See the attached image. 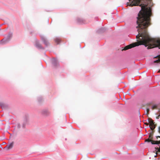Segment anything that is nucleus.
Instances as JSON below:
<instances>
[{"label":"nucleus","instance_id":"nucleus-22","mask_svg":"<svg viewBox=\"0 0 160 160\" xmlns=\"http://www.w3.org/2000/svg\"><path fill=\"white\" fill-rule=\"evenodd\" d=\"M158 72L159 73L160 72V70H159Z\"/></svg>","mask_w":160,"mask_h":160},{"label":"nucleus","instance_id":"nucleus-19","mask_svg":"<svg viewBox=\"0 0 160 160\" xmlns=\"http://www.w3.org/2000/svg\"><path fill=\"white\" fill-rule=\"evenodd\" d=\"M144 124L147 125H148L149 124V123L147 122L145 123Z\"/></svg>","mask_w":160,"mask_h":160},{"label":"nucleus","instance_id":"nucleus-12","mask_svg":"<svg viewBox=\"0 0 160 160\" xmlns=\"http://www.w3.org/2000/svg\"><path fill=\"white\" fill-rule=\"evenodd\" d=\"M160 62V58L158 59V60H156L154 62L155 63H159Z\"/></svg>","mask_w":160,"mask_h":160},{"label":"nucleus","instance_id":"nucleus-2","mask_svg":"<svg viewBox=\"0 0 160 160\" xmlns=\"http://www.w3.org/2000/svg\"><path fill=\"white\" fill-rule=\"evenodd\" d=\"M153 131H151L149 133L148 138L146 139L145 141L147 142H151V143L152 144H155V142L156 141H153L152 140V139H153Z\"/></svg>","mask_w":160,"mask_h":160},{"label":"nucleus","instance_id":"nucleus-7","mask_svg":"<svg viewBox=\"0 0 160 160\" xmlns=\"http://www.w3.org/2000/svg\"><path fill=\"white\" fill-rule=\"evenodd\" d=\"M148 120L149 123H150V125L154 124V121L151 118H148Z\"/></svg>","mask_w":160,"mask_h":160},{"label":"nucleus","instance_id":"nucleus-14","mask_svg":"<svg viewBox=\"0 0 160 160\" xmlns=\"http://www.w3.org/2000/svg\"><path fill=\"white\" fill-rule=\"evenodd\" d=\"M155 143L156 144H160V140L159 141H156L155 142Z\"/></svg>","mask_w":160,"mask_h":160},{"label":"nucleus","instance_id":"nucleus-21","mask_svg":"<svg viewBox=\"0 0 160 160\" xmlns=\"http://www.w3.org/2000/svg\"><path fill=\"white\" fill-rule=\"evenodd\" d=\"M38 47H39V48H41V45H39L38 46Z\"/></svg>","mask_w":160,"mask_h":160},{"label":"nucleus","instance_id":"nucleus-17","mask_svg":"<svg viewBox=\"0 0 160 160\" xmlns=\"http://www.w3.org/2000/svg\"><path fill=\"white\" fill-rule=\"evenodd\" d=\"M160 116V115H159L156 118L157 119H159V118Z\"/></svg>","mask_w":160,"mask_h":160},{"label":"nucleus","instance_id":"nucleus-10","mask_svg":"<svg viewBox=\"0 0 160 160\" xmlns=\"http://www.w3.org/2000/svg\"><path fill=\"white\" fill-rule=\"evenodd\" d=\"M52 62L54 65H55V63H57V60L55 59H53L52 60Z\"/></svg>","mask_w":160,"mask_h":160},{"label":"nucleus","instance_id":"nucleus-16","mask_svg":"<svg viewBox=\"0 0 160 160\" xmlns=\"http://www.w3.org/2000/svg\"><path fill=\"white\" fill-rule=\"evenodd\" d=\"M158 151H157L156 152V155L154 156V157H157V156H158Z\"/></svg>","mask_w":160,"mask_h":160},{"label":"nucleus","instance_id":"nucleus-8","mask_svg":"<svg viewBox=\"0 0 160 160\" xmlns=\"http://www.w3.org/2000/svg\"><path fill=\"white\" fill-rule=\"evenodd\" d=\"M149 127L151 129L152 131L155 128L156 126L155 124H152L151 125H150V124H149Z\"/></svg>","mask_w":160,"mask_h":160},{"label":"nucleus","instance_id":"nucleus-20","mask_svg":"<svg viewBox=\"0 0 160 160\" xmlns=\"http://www.w3.org/2000/svg\"><path fill=\"white\" fill-rule=\"evenodd\" d=\"M157 57H158V56L156 57V58H157ZM158 58H160V56H158Z\"/></svg>","mask_w":160,"mask_h":160},{"label":"nucleus","instance_id":"nucleus-5","mask_svg":"<svg viewBox=\"0 0 160 160\" xmlns=\"http://www.w3.org/2000/svg\"><path fill=\"white\" fill-rule=\"evenodd\" d=\"M42 114L46 116H48L50 114V112L47 110H43L42 112Z\"/></svg>","mask_w":160,"mask_h":160},{"label":"nucleus","instance_id":"nucleus-11","mask_svg":"<svg viewBox=\"0 0 160 160\" xmlns=\"http://www.w3.org/2000/svg\"><path fill=\"white\" fill-rule=\"evenodd\" d=\"M157 106L156 105H154L152 107V110H154V109H156L157 108Z\"/></svg>","mask_w":160,"mask_h":160},{"label":"nucleus","instance_id":"nucleus-18","mask_svg":"<svg viewBox=\"0 0 160 160\" xmlns=\"http://www.w3.org/2000/svg\"><path fill=\"white\" fill-rule=\"evenodd\" d=\"M158 152H160V147L158 149Z\"/></svg>","mask_w":160,"mask_h":160},{"label":"nucleus","instance_id":"nucleus-15","mask_svg":"<svg viewBox=\"0 0 160 160\" xmlns=\"http://www.w3.org/2000/svg\"><path fill=\"white\" fill-rule=\"evenodd\" d=\"M149 111V108H147V114H148Z\"/></svg>","mask_w":160,"mask_h":160},{"label":"nucleus","instance_id":"nucleus-4","mask_svg":"<svg viewBox=\"0 0 160 160\" xmlns=\"http://www.w3.org/2000/svg\"><path fill=\"white\" fill-rule=\"evenodd\" d=\"M11 38V37L8 36L7 38H4L2 39L1 42V43L5 44Z\"/></svg>","mask_w":160,"mask_h":160},{"label":"nucleus","instance_id":"nucleus-13","mask_svg":"<svg viewBox=\"0 0 160 160\" xmlns=\"http://www.w3.org/2000/svg\"><path fill=\"white\" fill-rule=\"evenodd\" d=\"M158 132L160 133V127H159L158 128ZM160 138V136H158L157 137V138Z\"/></svg>","mask_w":160,"mask_h":160},{"label":"nucleus","instance_id":"nucleus-3","mask_svg":"<svg viewBox=\"0 0 160 160\" xmlns=\"http://www.w3.org/2000/svg\"><path fill=\"white\" fill-rule=\"evenodd\" d=\"M14 142H12L9 144L7 145L4 148V149L6 150H8L11 149L13 147Z\"/></svg>","mask_w":160,"mask_h":160},{"label":"nucleus","instance_id":"nucleus-1","mask_svg":"<svg viewBox=\"0 0 160 160\" xmlns=\"http://www.w3.org/2000/svg\"><path fill=\"white\" fill-rule=\"evenodd\" d=\"M141 9L137 17V24L138 28V34L136 36L137 38L139 41L125 47L122 51L126 50L135 47L143 45L147 47L148 49L154 47H158L160 48V40H156L152 38L147 32V28L150 25L151 10L150 7H141Z\"/></svg>","mask_w":160,"mask_h":160},{"label":"nucleus","instance_id":"nucleus-9","mask_svg":"<svg viewBox=\"0 0 160 160\" xmlns=\"http://www.w3.org/2000/svg\"><path fill=\"white\" fill-rule=\"evenodd\" d=\"M55 42L58 44L60 42V40L58 38H56L55 40Z\"/></svg>","mask_w":160,"mask_h":160},{"label":"nucleus","instance_id":"nucleus-6","mask_svg":"<svg viewBox=\"0 0 160 160\" xmlns=\"http://www.w3.org/2000/svg\"><path fill=\"white\" fill-rule=\"evenodd\" d=\"M42 39L44 42V43L46 46H48L49 44V42H48V40L45 38H42Z\"/></svg>","mask_w":160,"mask_h":160}]
</instances>
